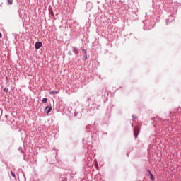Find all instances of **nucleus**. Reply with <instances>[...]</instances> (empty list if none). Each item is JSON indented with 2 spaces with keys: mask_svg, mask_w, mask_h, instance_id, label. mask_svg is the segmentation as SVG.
Here are the masks:
<instances>
[{
  "mask_svg": "<svg viewBox=\"0 0 181 181\" xmlns=\"http://www.w3.org/2000/svg\"><path fill=\"white\" fill-rule=\"evenodd\" d=\"M8 5H12L13 2L11 0H7Z\"/></svg>",
  "mask_w": 181,
  "mask_h": 181,
  "instance_id": "obj_16",
  "label": "nucleus"
},
{
  "mask_svg": "<svg viewBox=\"0 0 181 181\" xmlns=\"http://www.w3.org/2000/svg\"><path fill=\"white\" fill-rule=\"evenodd\" d=\"M99 78H101V76H99Z\"/></svg>",
  "mask_w": 181,
  "mask_h": 181,
  "instance_id": "obj_25",
  "label": "nucleus"
},
{
  "mask_svg": "<svg viewBox=\"0 0 181 181\" xmlns=\"http://www.w3.org/2000/svg\"><path fill=\"white\" fill-rule=\"evenodd\" d=\"M104 93V88H102L98 90V95H101Z\"/></svg>",
  "mask_w": 181,
  "mask_h": 181,
  "instance_id": "obj_9",
  "label": "nucleus"
},
{
  "mask_svg": "<svg viewBox=\"0 0 181 181\" xmlns=\"http://www.w3.org/2000/svg\"><path fill=\"white\" fill-rule=\"evenodd\" d=\"M4 93H8V91H9V89L8 88H4Z\"/></svg>",
  "mask_w": 181,
  "mask_h": 181,
  "instance_id": "obj_15",
  "label": "nucleus"
},
{
  "mask_svg": "<svg viewBox=\"0 0 181 181\" xmlns=\"http://www.w3.org/2000/svg\"><path fill=\"white\" fill-rule=\"evenodd\" d=\"M96 168H98V164H96Z\"/></svg>",
  "mask_w": 181,
  "mask_h": 181,
  "instance_id": "obj_23",
  "label": "nucleus"
},
{
  "mask_svg": "<svg viewBox=\"0 0 181 181\" xmlns=\"http://www.w3.org/2000/svg\"><path fill=\"white\" fill-rule=\"evenodd\" d=\"M89 108L91 110V111H95V110H98V107H97V104L95 103H93Z\"/></svg>",
  "mask_w": 181,
  "mask_h": 181,
  "instance_id": "obj_4",
  "label": "nucleus"
},
{
  "mask_svg": "<svg viewBox=\"0 0 181 181\" xmlns=\"http://www.w3.org/2000/svg\"><path fill=\"white\" fill-rule=\"evenodd\" d=\"M147 172L150 176L151 180L152 181L155 180V177L153 176V174H152V172H151L149 170H147Z\"/></svg>",
  "mask_w": 181,
  "mask_h": 181,
  "instance_id": "obj_6",
  "label": "nucleus"
},
{
  "mask_svg": "<svg viewBox=\"0 0 181 181\" xmlns=\"http://www.w3.org/2000/svg\"><path fill=\"white\" fill-rule=\"evenodd\" d=\"M44 111L46 114H49L50 111H52V106H47L45 109Z\"/></svg>",
  "mask_w": 181,
  "mask_h": 181,
  "instance_id": "obj_5",
  "label": "nucleus"
},
{
  "mask_svg": "<svg viewBox=\"0 0 181 181\" xmlns=\"http://www.w3.org/2000/svg\"><path fill=\"white\" fill-rule=\"evenodd\" d=\"M168 22H172V21H173V16H170L168 20H167V25H168Z\"/></svg>",
  "mask_w": 181,
  "mask_h": 181,
  "instance_id": "obj_12",
  "label": "nucleus"
},
{
  "mask_svg": "<svg viewBox=\"0 0 181 181\" xmlns=\"http://www.w3.org/2000/svg\"><path fill=\"white\" fill-rule=\"evenodd\" d=\"M18 151L21 152V153H22L23 155L25 153V152H23V149L22 148V147H19L18 148Z\"/></svg>",
  "mask_w": 181,
  "mask_h": 181,
  "instance_id": "obj_13",
  "label": "nucleus"
},
{
  "mask_svg": "<svg viewBox=\"0 0 181 181\" xmlns=\"http://www.w3.org/2000/svg\"><path fill=\"white\" fill-rule=\"evenodd\" d=\"M69 56H73V53H71V51L68 52Z\"/></svg>",
  "mask_w": 181,
  "mask_h": 181,
  "instance_id": "obj_19",
  "label": "nucleus"
},
{
  "mask_svg": "<svg viewBox=\"0 0 181 181\" xmlns=\"http://www.w3.org/2000/svg\"><path fill=\"white\" fill-rule=\"evenodd\" d=\"M42 46H43V43L42 42H35V47L36 50H39V49H40V47H42Z\"/></svg>",
  "mask_w": 181,
  "mask_h": 181,
  "instance_id": "obj_3",
  "label": "nucleus"
},
{
  "mask_svg": "<svg viewBox=\"0 0 181 181\" xmlns=\"http://www.w3.org/2000/svg\"><path fill=\"white\" fill-rule=\"evenodd\" d=\"M2 37V33H0V39Z\"/></svg>",
  "mask_w": 181,
  "mask_h": 181,
  "instance_id": "obj_21",
  "label": "nucleus"
},
{
  "mask_svg": "<svg viewBox=\"0 0 181 181\" xmlns=\"http://www.w3.org/2000/svg\"><path fill=\"white\" fill-rule=\"evenodd\" d=\"M78 116V118H81V113L77 112H75L74 113V117H77Z\"/></svg>",
  "mask_w": 181,
  "mask_h": 181,
  "instance_id": "obj_10",
  "label": "nucleus"
},
{
  "mask_svg": "<svg viewBox=\"0 0 181 181\" xmlns=\"http://www.w3.org/2000/svg\"><path fill=\"white\" fill-rule=\"evenodd\" d=\"M134 135L135 139H136L138 138V135H139V128L138 127V126H136L134 128Z\"/></svg>",
  "mask_w": 181,
  "mask_h": 181,
  "instance_id": "obj_2",
  "label": "nucleus"
},
{
  "mask_svg": "<svg viewBox=\"0 0 181 181\" xmlns=\"http://www.w3.org/2000/svg\"><path fill=\"white\" fill-rule=\"evenodd\" d=\"M6 118H8V115H6Z\"/></svg>",
  "mask_w": 181,
  "mask_h": 181,
  "instance_id": "obj_24",
  "label": "nucleus"
},
{
  "mask_svg": "<svg viewBox=\"0 0 181 181\" xmlns=\"http://www.w3.org/2000/svg\"><path fill=\"white\" fill-rule=\"evenodd\" d=\"M143 23L144 25V30H151V29L155 26V23L153 21H143Z\"/></svg>",
  "mask_w": 181,
  "mask_h": 181,
  "instance_id": "obj_1",
  "label": "nucleus"
},
{
  "mask_svg": "<svg viewBox=\"0 0 181 181\" xmlns=\"http://www.w3.org/2000/svg\"><path fill=\"white\" fill-rule=\"evenodd\" d=\"M83 60H87V54H84Z\"/></svg>",
  "mask_w": 181,
  "mask_h": 181,
  "instance_id": "obj_17",
  "label": "nucleus"
},
{
  "mask_svg": "<svg viewBox=\"0 0 181 181\" xmlns=\"http://www.w3.org/2000/svg\"><path fill=\"white\" fill-rule=\"evenodd\" d=\"M49 94L50 95H54L56 94H59V91H57V90H52V91L49 92Z\"/></svg>",
  "mask_w": 181,
  "mask_h": 181,
  "instance_id": "obj_8",
  "label": "nucleus"
},
{
  "mask_svg": "<svg viewBox=\"0 0 181 181\" xmlns=\"http://www.w3.org/2000/svg\"><path fill=\"white\" fill-rule=\"evenodd\" d=\"M132 118L133 121H135L136 117H135V116L134 115H132Z\"/></svg>",
  "mask_w": 181,
  "mask_h": 181,
  "instance_id": "obj_20",
  "label": "nucleus"
},
{
  "mask_svg": "<svg viewBox=\"0 0 181 181\" xmlns=\"http://www.w3.org/2000/svg\"><path fill=\"white\" fill-rule=\"evenodd\" d=\"M82 52H83L84 54H87V50H86L85 49H83Z\"/></svg>",
  "mask_w": 181,
  "mask_h": 181,
  "instance_id": "obj_18",
  "label": "nucleus"
},
{
  "mask_svg": "<svg viewBox=\"0 0 181 181\" xmlns=\"http://www.w3.org/2000/svg\"><path fill=\"white\" fill-rule=\"evenodd\" d=\"M72 52L74 54H78L79 53L78 49L76 47H72Z\"/></svg>",
  "mask_w": 181,
  "mask_h": 181,
  "instance_id": "obj_7",
  "label": "nucleus"
},
{
  "mask_svg": "<svg viewBox=\"0 0 181 181\" xmlns=\"http://www.w3.org/2000/svg\"><path fill=\"white\" fill-rule=\"evenodd\" d=\"M127 156H129V153H127Z\"/></svg>",
  "mask_w": 181,
  "mask_h": 181,
  "instance_id": "obj_22",
  "label": "nucleus"
},
{
  "mask_svg": "<svg viewBox=\"0 0 181 181\" xmlns=\"http://www.w3.org/2000/svg\"><path fill=\"white\" fill-rule=\"evenodd\" d=\"M42 102L43 104H46V103H47V98H44L42 100Z\"/></svg>",
  "mask_w": 181,
  "mask_h": 181,
  "instance_id": "obj_11",
  "label": "nucleus"
},
{
  "mask_svg": "<svg viewBox=\"0 0 181 181\" xmlns=\"http://www.w3.org/2000/svg\"><path fill=\"white\" fill-rule=\"evenodd\" d=\"M11 176H13V177H16V175H15V173H13V171H11Z\"/></svg>",
  "mask_w": 181,
  "mask_h": 181,
  "instance_id": "obj_14",
  "label": "nucleus"
}]
</instances>
